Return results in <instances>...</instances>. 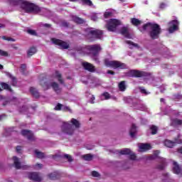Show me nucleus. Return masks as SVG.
<instances>
[{
	"label": "nucleus",
	"instance_id": "nucleus-1",
	"mask_svg": "<svg viewBox=\"0 0 182 182\" xmlns=\"http://www.w3.org/2000/svg\"><path fill=\"white\" fill-rule=\"evenodd\" d=\"M122 25V21L116 18H111L107 21L106 28L109 32H119L121 35L127 38V39H132V36L129 33V28L127 27H122L119 30V26Z\"/></svg>",
	"mask_w": 182,
	"mask_h": 182
},
{
	"label": "nucleus",
	"instance_id": "nucleus-2",
	"mask_svg": "<svg viewBox=\"0 0 182 182\" xmlns=\"http://www.w3.org/2000/svg\"><path fill=\"white\" fill-rule=\"evenodd\" d=\"M102 50V47L100 45L95 44L92 46H87L85 47H81L79 48V53L81 55H86V53H92V59L97 63H99V52Z\"/></svg>",
	"mask_w": 182,
	"mask_h": 182
},
{
	"label": "nucleus",
	"instance_id": "nucleus-3",
	"mask_svg": "<svg viewBox=\"0 0 182 182\" xmlns=\"http://www.w3.org/2000/svg\"><path fill=\"white\" fill-rule=\"evenodd\" d=\"M140 31L141 32H143V31H149L151 38H152V39H157L161 32V28H160V26L158 24L147 23L144 25L142 30Z\"/></svg>",
	"mask_w": 182,
	"mask_h": 182
},
{
	"label": "nucleus",
	"instance_id": "nucleus-4",
	"mask_svg": "<svg viewBox=\"0 0 182 182\" xmlns=\"http://www.w3.org/2000/svg\"><path fill=\"white\" fill-rule=\"evenodd\" d=\"M71 124L68 122L63 123V125L61 127V130L63 133H64L65 134H68V136H72V134H73L75 132V129H73V126H75V129H79L80 126V123H79V121L73 118L71 119Z\"/></svg>",
	"mask_w": 182,
	"mask_h": 182
},
{
	"label": "nucleus",
	"instance_id": "nucleus-5",
	"mask_svg": "<svg viewBox=\"0 0 182 182\" xmlns=\"http://www.w3.org/2000/svg\"><path fill=\"white\" fill-rule=\"evenodd\" d=\"M127 76L129 77H144L145 82L149 84L154 82V78L150 74L140 70H131L127 73Z\"/></svg>",
	"mask_w": 182,
	"mask_h": 182
},
{
	"label": "nucleus",
	"instance_id": "nucleus-6",
	"mask_svg": "<svg viewBox=\"0 0 182 182\" xmlns=\"http://www.w3.org/2000/svg\"><path fill=\"white\" fill-rule=\"evenodd\" d=\"M87 34L86 38L90 42H93L96 39H102L103 38V31L95 28H90L87 30Z\"/></svg>",
	"mask_w": 182,
	"mask_h": 182
},
{
	"label": "nucleus",
	"instance_id": "nucleus-7",
	"mask_svg": "<svg viewBox=\"0 0 182 182\" xmlns=\"http://www.w3.org/2000/svg\"><path fill=\"white\" fill-rule=\"evenodd\" d=\"M21 8L25 12H39V6L26 1H21Z\"/></svg>",
	"mask_w": 182,
	"mask_h": 182
},
{
	"label": "nucleus",
	"instance_id": "nucleus-8",
	"mask_svg": "<svg viewBox=\"0 0 182 182\" xmlns=\"http://www.w3.org/2000/svg\"><path fill=\"white\" fill-rule=\"evenodd\" d=\"M105 65L107 66V68H113V69H126V64L119 61L105 59Z\"/></svg>",
	"mask_w": 182,
	"mask_h": 182
},
{
	"label": "nucleus",
	"instance_id": "nucleus-9",
	"mask_svg": "<svg viewBox=\"0 0 182 182\" xmlns=\"http://www.w3.org/2000/svg\"><path fill=\"white\" fill-rule=\"evenodd\" d=\"M13 161L14 163L15 168L17 170H28L29 168V166L28 165H25L23 164H21L19 162V159L16 156L13 157Z\"/></svg>",
	"mask_w": 182,
	"mask_h": 182
},
{
	"label": "nucleus",
	"instance_id": "nucleus-10",
	"mask_svg": "<svg viewBox=\"0 0 182 182\" xmlns=\"http://www.w3.org/2000/svg\"><path fill=\"white\" fill-rule=\"evenodd\" d=\"M117 151L119 154L129 156V159L131 160H136V154H134V153H133L130 149L125 148Z\"/></svg>",
	"mask_w": 182,
	"mask_h": 182
},
{
	"label": "nucleus",
	"instance_id": "nucleus-11",
	"mask_svg": "<svg viewBox=\"0 0 182 182\" xmlns=\"http://www.w3.org/2000/svg\"><path fill=\"white\" fill-rule=\"evenodd\" d=\"M51 41L53 43L58 45L60 49H68L69 48V43L65 41L56 38H52Z\"/></svg>",
	"mask_w": 182,
	"mask_h": 182
},
{
	"label": "nucleus",
	"instance_id": "nucleus-12",
	"mask_svg": "<svg viewBox=\"0 0 182 182\" xmlns=\"http://www.w3.org/2000/svg\"><path fill=\"white\" fill-rule=\"evenodd\" d=\"M178 25H180V23L178 20H173L169 23V28H168V32L169 33H173V32H176V31H178Z\"/></svg>",
	"mask_w": 182,
	"mask_h": 182
},
{
	"label": "nucleus",
	"instance_id": "nucleus-13",
	"mask_svg": "<svg viewBox=\"0 0 182 182\" xmlns=\"http://www.w3.org/2000/svg\"><path fill=\"white\" fill-rule=\"evenodd\" d=\"M28 177L29 180H33V181L41 182L42 181V176L36 172H32L28 173Z\"/></svg>",
	"mask_w": 182,
	"mask_h": 182
},
{
	"label": "nucleus",
	"instance_id": "nucleus-14",
	"mask_svg": "<svg viewBox=\"0 0 182 182\" xmlns=\"http://www.w3.org/2000/svg\"><path fill=\"white\" fill-rule=\"evenodd\" d=\"M22 136H24L25 137H27L28 140H30L31 141L35 140V136L33 135V133L32 132L23 129L21 131Z\"/></svg>",
	"mask_w": 182,
	"mask_h": 182
},
{
	"label": "nucleus",
	"instance_id": "nucleus-15",
	"mask_svg": "<svg viewBox=\"0 0 182 182\" xmlns=\"http://www.w3.org/2000/svg\"><path fill=\"white\" fill-rule=\"evenodd\" d=\"M176 143H177L178 144H180L181 143H182V141L175 140V141H173L166 139L164 142V146H166V147H169V149H171V147H174V146H176Z\"/></svg>",
	"mask_w": 182,
	"mask_h": 182
},
{
	"label": "nucleus",
	"instance_id": "nucleus-16",
	"mask_svg": "<svg viewBox=\"0 0 182 182\" xmlns=\"http://www.w3.org/2000/svg\"><path fill=\"white\" fill-rule=\"evenodd\" d=\"M91 79V82H90ZM92 83V85H95V86H99L102 85V81L99 80V78H96L95 77H89L87 81H83V83Z\"/></svg>",
	"mask_w": 182,
	"mask_h": 182
},
{
	"label": "nucleus",
	"instance_id": "nucleus-17",
	"mask_svg": "<svg viewBox=\"0 0 182 182\" xmlns=\"http://www.w3.org/2000/svg\"><path fill=\"white\" fill-rule=\"evenodd\" d=\"M82 66L84 69L85 70H88V72H95L96 70V69L95 68V66H93V65L87 62L82 63Z\"/></svg>",
	"mask_w": 182,
	"mask_h": 182
},
{
	"label": "nucleus",
	"instance_id": "nucleus-18",
	"mask_svg": "<svg viewBox=\"0 0 182 182\" xmlns=\"http://www.w3.org/2000/svg\"><path fill=\"white\" fill-rule=\"evenodd\" d=\"M139 149L141 152L147 151V150H151V145L150 144H139Z\"/></svg>",
	"mask_w": 182,
	"mask_h": 182
},
{
	"label": "nucleus",
	"instance_id": "nucleus-19",
	"mask_svg": "<svg viewBox=\"0 0 182 182\" xmlns=\"http://www.w3.org/2000/svg\"><path fill=\"white\" fill-rule=\"evenodd\" d=\"M55 110H65L66 112H70V113H72V109L70 107L61 104L57 105L55 107Z\"/></svg>",
	"mask_w": 182,
	"mask_h": 182
},
{
	"label": "nucleus",
	"instance_id": "nucleus-20",
	"mask_svg": "<svg viewBox=\"0 0 182 182\" xmlns=\"http://www.w3.org/2000/svg\"><path fill=\"white\" fill-rule=\"evenodd\" d=\"M173 172L175 174H181V168H180L178 164H177V162H176V161H173Z\"/></svg>",
	"mask_w": 182,
	"mask_h": 182
},
{
	"label": "nucleus",
	"instance_id": "nucleus-21",
	"mask_svg": "<svg viewBox=\"0 0 182 182\" xmlns=\"http://www.w3.org/2000/svg\"><path fill=\"white\" fill-rule=\"evenodd\" d=\"M137 133V129L136 127V125L133 124L131 127V129L129 130V134L132 139L136 137V134Z\"/></svg>",
	"mask_w": 182,
	"mask_h": 182
},
{
	"label": "nucleus",
	"instance_id": "nucleus-22",
	"mask_svg": "<svg viewBox=\"0 0 182 182\" xmlns=\"http://www.w3.org/2000/svg\"><path fill=\"white\" fill-rule=\"evenodd\" d=\"M50 86L53 87V89L55 90V92H57L58 95H59V93H60L61 90L59 87V85H58V83L53 82L50 84Z\"/></svg>",
	"mask_w": 182,
	"mask_h": 182
},
{
	"label": "nucleus",
	"instance_id": "nucleus-23",
	"mask_svg": "<svg viewBox=\"0 0 182 182\" xmlns=\"http://www.w3.org/2000/svg\"><path fill=\"white\" fill-rule=\"evenodd\" d=\"M53 76L58 80L60 83L63 84V80L62 79V75L58 71H55V73L53 74Z\"/></svg>",
	"mask_w": 182,
	"mask_h": 182
},
{
	"label": "nucleus",
	"instance_id": "nucleus-24",
	"mask_svg": "<svg viewBox=\"0 0 182 182\" xmlns=\"http://www.w3.org/2000/svg\"><path fill=\"white\" fill-rule=\"evenodd\" d=\"M160 154V151H155L154 152L153 155H150L146 158V160H154L155 159H157L159 157V154Z\"/></svg>",
	"mask_w": 182,
	"mask_h": 182
},
{
	"label": "nucleus",
	"instance_id": "nucleus-25",
	"mask_svg": "<svg viewBox=\"0 0 182 182\" xmlns=\"http://www.w3.org/2000/svg\"><path fill=\"white\" fill-rule=\"evenodd\" d=\"M72 20L73 22H75V23H83L85 21L83 19L76 16H71Z\"/></svg>",
	"mask_w": 182,
	"mask_h": 182
},
{
	"label": "nucleus",
	"instance_id": "nucleus-26",
	"mask_svg": "<svg viewBox=\"0 0 182 182\" xmlns=\"http://www.w3.org/2000/svg\"><path fill=\"white\" fill-rule=\"evenodd\" d=\"M30 92L34 97H39V92H38V90H36V88L31 87L30 88Z\"/></svg>",
	"mask_w": 182,
	"mask_h": 182
},
{
	"label": "nucleus",
	"instance_id": "nucleus-27",
	"mask_svg": "<svg viewBox=\"0 0 182 182\" xmlns=\"http://www.w3.org/2000/svg\"><path fill=\"white\" fill-rule=\"evenodd\" d=\"M131 23L134 26H139V25L141 23V21L136 18H131Z\"/></svg>",
	"mask_w": 182,
	"mask_h": 182
},
{
	"label": "nucleus",
	"instance_id": "nucleus-28",
	"mask_svg": "<svg viewBox=\"0 0 182 182\" xmlns=\"http://www.w3.org/2000/svg\"><path fill=\"white\" fill-rule=\"evenodd\" d=\"M118 87L121 92H124L126 90V82L122 81L119 83Z\"/></svg>",
	"mask_w": 182,
	"mask_h": 182
},
{
	"label": "nucleus",
	"instance_id": "nucleus-29",
	"mask_svg": "<svg viewBox=\"0 0 182 182\" xmlns=\"http://www.w3.org/2000/svg\"><path fill=\"white\" fill-rule=\"evenodd\" d=\"M166 167V159L162 158L161 159V164L157 166L159 170H163Z\"/></svg>",
	"mask_w": 182,
	"mask_h": 182
},
{
	"label": "nucleus",
	"instance_id": "nucleus-30",
	"mask_svg": "<svg viewBox=\"0 0 182 182\" xmlns=\"http://www.w3.org/2000/svg\"><path fill=\"white\" fill-rule=\"evenodd\" d=\"M101 100H107L110 99V94L109 92H104L101 96H100Z\"/></svg>",
	"mask_w": 182,
	"mask_h": 182
},
{
	"label": "nucleus",
	"instance_id": "nucleus-31",
	"mask_svg": "<svg viewBox=\"0 0 182 182\" xmlns=\"http://www.w3.org/2000/svg\"><path fill=\"white\" fill-rule=\"evenodd\" d=\"M35 155L38 157V159H43L45 157V154L39 151L38 150L34 151Z\"/></svg>",
	"mask_w": 182,
	"mask_h": 182
},
{
	"label": "nucleus",
	"instance_id": "nucleus-32",
	"mask_svg": "<svg viewBox=\"0 0 182 182\" xmlns=\"http://www.w3.org/2000/svg\"><path fill=\"white\" fill-rule=\"evenodd\" d=\"M126 43L129 45L130 49H133V48H139V46L136 43H134L130 41H127Z\"/></svg>",
	"mask_w": 182,
	"mask_h": 182
},
{
	"label": "nucleus",
	"instance_id": "nucleus-33",
	"mask_svg": "<svg viewBox=\"0 0 182 182\" xmlns=\"http://www.w3.org/2000/svg\"><path fill=\"white\" fill-rule=\"evenodd\" d=\"M36 53V48L32 47L28 50V56H32Z\"/></svg>",
	"mask_w": 182,
	"mask_h": 182
},
{
	"label": "nucleus",
	"instance_id": "nucleus-34",
	"mask_svg": "<svg viewBox=\"0 0 182 182\" xmlns=\"http://www.w3.org/2000/svg\"><path fill=\"white\" fill-rule=\"evenodd\" d=\"M82 5H87V6H92L93 3L90 0H80Z\"/></svg>",
	"mask_w": 182,
	"mask_h": 182
},
{
	"label": "nucleus",
	"instance_id": "nucleus-35",
	"mask_svg": "<svg viewBox=\"0 0 182 182\" xmlns=\"http://www.w3.org/2000/svg\"><path fill=\"white\" fill-rule=\"evenodd\" d=\"M7 76H9V78L11 79V84L13 86H16V78H15L10 73H7Z\"/></svg>",
	"mask_w": 182,
	"mask_h": 182
},
{
	"label": "nucleus",
	"instance_id": "nucleus-36",
	"mask_svg": "<svg viewBox=\"0 0 182 182\" xmlns=\"http://www.w3.org/2000/svg\"><path fill=\"white\" fill-rule=\"evenodd\" d=\"M113 15V10H107L104 14L105 18H109Z\"/></svg>",
	"mask_w": 182,
	"mask_h": 182
},
{
	"label": "nucleus",
	"instance_id": "nucleus-37",
	"mask_svg": "<svg viewBox=\"0 0 182 182\" xmlns=\"http://www.w3.org/2000/svg\"><path fill=\"white\" fill-rule=\"evenodd\" d=\"M82 158L84 160H86L87 161H90L92 159H93V155L92 154H85L82 156Z\"/></svg>",
	"mask_w": 182,
	"mask_h": 182
},
{
	"label": "nucleus",
	"instance_id": "nucleus-38",
	"mask_svg": "<svg viewBox=\"0 0 182 182\" xmlns=\"http://www.w3.org/2000/svg\"><path fill=\"white\" fill-rule=\"evenodd\" d=\"M139 90H140L141 93H142L143 95H145V96H147V95H150V92L147 91L143 87H139Z\"/></svg>",
	"mask_w": 182,
	"mask_h": 182
},
{
	"label": "nucleus",
	"instance_id": "nucleus-39",
	"mask_svg": "<svg viewBox=\"0 0 182 182\" xmlns=\"http://www.w3.org/2000/svg\"><path fill=\"white\" fill-rule=\"evenodd\" d=\"M172 124L180 126L182 124V120L178 119H175L172 120Z\"/></svg>",
	"mask_w": 182,
	"mask_h": 182
},
{
	"label": "nucleus",
	"instance_id": "nucleus-40",
	"mask_svg": "<svg viewBox=\"0 0 182 182\" xmlns=\"http://www.w3.org/2000/svg\"><path fill=\"white\" fill-rule=\"evenodd\" d=\"M1 87H3V89H5L6 90H11V87L9 86V85L5 82H1Z\"/></svg>",
	"mask_w": 182,
	"mask_h": 182
},
{
	"label": "nucleus",
	"instance_id": "nucleus-41",
	"mask_svg": "<svg viewBox=\"0 0 182 182\" xmlns=\"http://www.w3.org/2000/svg\"><path fill=\"white\" fill-rule=\"evenodd\" d=\"M41 85H42L44 90H47L49 89V87H50V85H49L47 82H43V81H41Z\"/></svg>",
	"mask_w": 182,
	"mask_h": 182
},
{
	"label": "nucleus",
	"instance_id": "nucleus-42",
	"mask_svg": "<svg viewBox=\"0 0 182 182\" xmlns=\"http://www.w3.org/2000/svg\"><path fill=\"white\" fill-rule=\"evenodd\" d=\"M159 129L157 128V127L152 125L151 127V134H156L157 133V130Z\"/></svg>",
	"mask_w": 182,
	"mask_h": 182
},
{
	"label": "nucleus",
	"instance_id": "nucleus-43",
	"mask_svg": "<svg viewBox=\"0 0 182 182\" xmlns=\"http://www.w3.org/2000/svg\"><path fill=\"white\" fill-rule=\"evenodd\" d=\"M124 101L125 103H132L133 102V99L130 97H124Z\"/></svg>",
	"mask_w": 182,
	"mask_h": 182
},
{
	"label": "nucleus",
	"instance_id": "nucleus-44",
	"mask_svg": "<svg viewBox=\"0 0 182 182\" xmlns=\"http://www.w3.org/2000/svg\"><path fill=\"white\" fill-rule=\"evenodd\" d=\"M26 69V65L23 64L21 65L20 70L23 75H26L25 70Z\"/></svg>",
	"mask_w": 182,
	"mask_h": 182
},
{
	"label": "nucleus",
	"instance_id": "nucleus-45",
	"mask_svg": "<svg viewBox=\"0 0 182 182\" xmlns=\"http://www.w3.org/2000/svg\"><path fill=\"white\" fill-rule=\"evenodd\" d=\"M64 159H67V160H68V161L70 163L72 161H73V159L72 158V156L69 154H65L64 155Z\"/></svg>",
	"mask_w": 182,
	"mask_h": 182
},
{
	"label": "nucleus",
	"instance_id": "nucleus-46",
	"mask_svg": "<svg viewBox=\"0 0 182 182\" xmlns=\"http://www.w3.org/2000/svg\"><path fill=\"white\" fill-rule=\"evenodd\" d=\"M0 56L7 57V56H9V54L6 51H4L2 50H0Z\"/></svg>",
	"mask_w": 182,
	"mask_h": 182
},
{
	"label": "nucleus",
	"instance_id": "nucleus-47",
	"mask_svg": "<svg viewBox=\"0 0 182 182\" xmlns=\"http://www.w3.org/2000/svg\"><path fill=\"white\" fill-rule=\"evenodd\" d=\"M48 177L50 178V180H55V178H56V173H50Z\"/></svg>",
	"mask_w": 182,
	"mask_h": 182
},
{
	"label": "nucleus",
	"instance_id": "nucleus-48",
	"mask_svg": "<svg viewBox=\"0 0 182 182\" xmlns=\"http://www.w3.org/2000/svg\"><path fill=\"white\" fill-rule=\"evenodd\" d=\"M43 166L41 164H37L34 166L35 170H41Z\"/></svg>",
	"mask_w": 182,
	"mask_h": 182
},
{
	"label": "nucleus",
	"instance_id": "nucleus-49",
	"mask_svg": "<svg viewBox=\"0 0 182 182\" xmlns=\"http://www.w3.org/2000/svg\"><path fill=\"white\" fill-rule=\"evenodd\" d=\"M166 6H168V4L161 3L159 6V8H161V9H164V8H166Z\"/></svg>",
	"mask_w": 182,
	"mask_h": 182
},
{
	"label": "nucleus",
	"instance_id": "nucleus-50",
	"mask_svg": "<svg viewBox=\"0 0 182 182\" xmlns=\"http://www.w3.org/2000/svg\"><path fill=\"white\" fill-rule=\"evenodd\" d=\"M2 39H4V41H10L11 42H15L14 38H6V36H2Z\"/></svg>",
	"mask_w": 182,
	"mask_h": 182
},
{
	"label": "nucleus",
	"instance_id": "nucleus-51",
	"mask_svg": "<svg viewBox=\"0 0 182 182\" xmlns=\"http://www.w3.org/2000/svg\"><path fill=\"white\" fill-rule=\"evenodd\" d=\"M97 18H98L97 14H92L91 15V19H92V21H97Z\"/></svg>",
	"mask_w": 182,
	"mask_h": 182
},
{
	"label": "nucleus",
	"instance_id": "nucleus-52",
	"mask_svg": "<svg viewBox=\"0 0 182 182\" xmlns=\"http://www.w3.org/2000/svg\"><path fill=\"white\" fill-rule=\"evenodd\" d=\"M173 99H175V100H180V99H182V95H173Z\"/></svg>",
	"mask_w": 182,
	"mask_h": 182
},
{
	"label": "nucleus",
	"instance_id": "nucleus-53",
	"mask_svg": "<svg viewBox=\"0 0 182 182\" xmlns=\"http://www.w3.org/2000/svg\"><path fill=\"white\" fill-rule=\"evenodd\" d=\"M27 32L30 35H36V31H35V30H28Z\"/></svg>",
	"mask_w": 182,
	"mask_h": 182
},
{
	"label": "nucleus",
	"instance_id": "nucleus-54",
	"mask_svg": "<svg viewBox=\"0 0 182 182\" xmlns=\"http://www.w3.org/2000/svg\"><path fill=\"white\" fill-rule=\"evenodd\" d=\"M92 176L93 177H99V173H97V171H92Z\"/></svg>",
	"mask_w": 182,
	"mask_h": 182
},
{
	"label": "nucleus",
	"instance_id": "nucleus-55",
	"mask_svg": "<svg viewBox=\"0 0 182 182\" xmlns=\"http://www.w3.org/2000/svg\"><path fill=\"white\" fill-rule=\"evenodd\" d=\"M139 110H146V107L143 105H140V107H138Z\"/></svg>",
	"mask_w": 182,
	"mask_h": 182
},
{
	"label": "nucleus",
	"instance_id": "nucleus-56",
	"mask_svg": "<svg viewBox=\"0 0 182 182\" xmlns=\"http://www.w3.org/2000/svg\"><path fill=\"white\" fill-rule=\"evenodd\" d=\"M22 150V146H18L17 147H16V151H17V153H21V151Z\"/></svg>",
	"mask_w": 182,
	"mask_h": 182
},
{
	"label": "nucleus",
	"instance_id": "nucleus-57",
	"mask_svg": "<svg viewBox=\"0 0 182 182\" xmlns=\"http://www.w3.org/2000/svg\"><path fill=\"white\" fill-rule=\"evenodd\" d=\"M90 97H91V99H90V103H95V102H94V100H95V96L90 95Z\"/></svg>",
	"mask_w": 182,
	"mask_h": 182
},
{
	"label": "nucleus",
	"instance_id": "nucleus-58",
	"mask_svg": "<svg viewBox=\"0 0 182 182\" xmlns=\"http://www.w3.org/2000/svg\"><path fill=\"white\" fill-rule=\"evenodd\" d=\"M160 90L161 93H164V90H166V87L164 86L161 87Z\"/></svg>",
	"mask_w": 182,
	"mask_h": 182
},
{
	"label": "nucleus",
	"instance_id": "nucleus-59",
	"mask_svg": "<svg viewBox=\"0 0 182 182\" xmlns=\"http://www.w3.org/2000/svg\"><path fill=\"white\" fill-rule=\"evenodd\" d=\"M16 2H18V0H10V3L14 5H16Z\"/></svg>",
	"mask_w": 182,
	"mask_h": 182
},
{
	"label": "nucleus",
	"instance_id": "nucleus-60",
	"mask_svg": "<svg viewBox=\"0 0 182 182\" xmlns=\"http://www.w3.org/2000/svg\"><path fill=\"white\" fill-rule=\"evenodd\" d=\"M107 73H108V75H114V72H113V71H112V70H109L107 72Z\"/></svg>",
	"mask_w": 182,
	"mask_h": 182
},
{
	"label": "nucleus",
	"instance_id": "nucleus-61",
	"mask_svg": "<svg viewBox=\"0 0 182 182\" xmlns=\"http://www.w3.org/2000/svg\"><path fill=\"white\" fill-rule=\"evenodd\" d=\"M43 26H45V28H50V24L45 23Z\"/></svg>",
	"mask_w": 182,
	"mask_h": 182
},
{
	"label": "nucleus",
	"instance_id": "nucleus-62",
	"mask_svg": "<svg viewBox=\"0 0 182 182\" xmlns=\"http://www.w3.org/2000/svg\"><path fill=\"white\" fill-rule=\"evenodd\" d=\"M5 117V114L0 115V120H2Z\"/></svg>",
	"mask_w": 182,
	"mask_h": 182
},
{
	"label": "nucleus",
	"instance_id": "nucleus-63",
	"mask_svg": "<svg viewBox=\"0 0 182 182\" xmlns=\"http://www.w3.org/2000/svg\"><path fill=\"white\" fill-rule=\"evenodd\" d=\"M178 153H181L182 154V147H181L179 149H178Z\"/></svg>",
	"mask_w": 182,
	"mask_h": 182
},
{
	"label": "nucleus",
	"instance_id": "nucleus-64",
	"mask_svg": "<svg viewBox=\"0 0 182 182\" xmlns=\"http://www.w3.org/2000/svg\"><path fill=\"white\" fill-rule=\"evenodd\" d=\"M0 28H5V26L4 24L0 23Z\"/></svg>",
	"mask_w": 182,
	"mask_h": 182
}]
</instances>
